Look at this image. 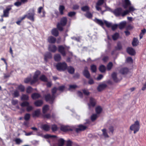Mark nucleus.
I'll list each match as a JSON object with an SVG mask.
<instances>
[{
  "label": "nucleus",
  "instance_id": "nucleus-1",
  "mask_svg": "<svg viewBox=\"0 0 146 146\" xmlns=\"http://www.w3.org/2000/svg\"><path fill=\"white\" fill-rule=\"evenodd\" d=\"M67 19L66 17H63L60 19V22L57 23L56 27L58 31H62L63 30V27L65 26L67 23Z\"/></svg>",
  "mask_w": 146,
  "mask_h": 146
},
{
  "label": "nucleus",
  "instance_id": "nucleus-2",
  "mask_svg": "<svg viewBox=\"0 0 146 146\" xmlns=\"http://www.w3.org/2000/svg\"><path fill=\"white\" fill-rule=\"evenodd\" d=\"M35 11L34 8L30 9L27 14L24 15L23 16L25 19L27 18L32 22L35 21Z\"/></svg>",
  "mask_w": 146,
  "mask_h": 146
},
{
  "label": "nucleus",
  "instance_id": "nucleus-3",
  "mask_svg": "<svg viewBox=\"0 0 146 146\" xmlns=\"http://www.w3.org/2000/svg\"><path fill=\"white\" fill-rule=\"evenodd\" d=\"M56 69L59 71H64L67 69V65L65 62H58L55 66Z\"/></svg>",
  "mask_w": 146,
  "mask_h": 146
},
{
  "label": "nucleus",
  "instance_id": "nucleus-4",
  "mask_svg": "<svg viewBox=\"0 0 146 146\" xmlns=\"http://www.w3.org/2000/svg\"><path fill=\"white\" fill-rule=\"evenodd\" d=\"M140 129L139 122L138 121H136L134 124L132 125L130 127V129L131 131H133L134 134L136 133Z\"/></svg>",
  "mask_w": 146,
  "mask_h": 146
},
{
  "label": "nucleus",
  "instance_id": "nucleus-5",
  "mask_svg": "<svg viewBox=\"0 0 146 146\" xmlns=\"http://www.w3.org/2000/svg\"><path fill=\"white\" fill-rule=\"evenodd\" d=\"M122 9L121 7H118L115 9L113 11V13L116 17H119L121 15L122 17H124L125 15H123V13L124 11L122 12Z\"/></svg>",
  "mask_w": 146,
  "mask_h": 146
},
{
  "label": "nucleus",
  "instance_id": "nucleus-6",
  "mask_svg": "<svg viewBox=\"0 0 146 146\" xmlns=\"http://www.w3.org/2000/svg\"><path fill=\"white\" fill-rule=\"evenodd\" d=\"M41 74V72L38 70H36L34 73L33 76V79L32 80L31 84H34L38 82V77Z\"/></svg>",
  "mask_w": 146,
  "mask_h": 146
},
{
  "label": "nucleus",
  "instance_id": "nucleus-7",
  "mask_svg": "<svg viewBox=\"0 0 146 146\" xmlns=\"http://www.w3.org/2000/svg\"><path fill=\"white\" fill-rule=\"evenodd\" d=\"M55 97V96H54L52 95L51 96L49 94L45 96V99L46 102H49L50 104H52L54 102Z\"/></svg>",
  "mask_w": 146,
  "mask_h": 146
},
{
  "label": "nucleus",
  "instance_id": "nucleus-8",
  "mask_svg": "<svg viewBox=\"0 0 146 146\" xmlns=\"http://www.w3.org/2000/svg\"><path fill=\"white\" fill-rule=\"evenodd\" d=\"M96 100L92 97L90 98L89 102L88 104L89 109H90L91 107H94L96 104Z\"/></svg>",
  "mask_w": 146,
  "mask_h": 146
},
{
  "label": "nucleus",
  "instance_id": "nucleus-9",
  "mask_svg": "<svg viewBox=\"0 0 146 146\" xmlns=\"http://www.w3.org/2000/svg\"><path fill=\"white\" fill-rule=\"evenodd\" d=\"M65 48L63 46L61 45L58 46V51L63 56H66V52Z\"/></svg>",
  "mask_w": 146,
  "mask_h": 146
},
{
  "label": "nucleus",
  "instance_id": "nucleus-10",
  "mask_svg": "<svg viewBox=\"0 0 146 146\" xmlns=\"http://www.w3.org/2000/svg\"><path fill=\"white\" fill-rule=\"evenodd\" d=\"M78 128H76L75 129V131L78 133L81 131H84L87 128V127L82 125H80L78 126Z\"/></svg>",
  "mask_w": 146,
  "mask_h": 146
},
{
  "label": "nucleus",
  "instance_id": "nucleus-11",
  "mask_svg": "<svg viewBox=\"0 0 146 146\" xmlns=\"http://www.w3.org/2000/svg\"><path fill=\"white\" fill-rule=\"evenodd\" d=\"M44 61L47 62L48 61V59H50L52 58V54L51 53L49 52H46L44 54Z\"/></svg>",
  "mask_w": 146,
  "mask_h": 146
},
{
  "label": "nucleus",
  "instance_id": "nucleus-12",
  "mask_svg": "<svg viewBox=\"0 0 146 146\" xmlns=\"http://www.w3.org/2000/svg\"><path fill=\"white\" fill-rule=\"evenodd\" d=\"M11 9V7H7L3 11V14L2 15L1 17H7L9 16V11Z\"/></svg>",
  "mask_w": 146,
  "mask_h": 146
},
{
  "label": "nucleus",
  "instance_id": "nucleus-13",
  "mask_svg": "<svg viewBox=\"0 0 146 146\" xmlns=\"http://www.w3.org/2000/svg\"><path fill=\"white\" fill-rule=\"evenodd\" d=\"M60 129L61 131L64 132L72 131V129L68 126H62L60 127Z\"/></svg>",
  "mask_w": 146,
  "mask_h": 146
},
{
  "label": "nucleus",
  "instance_id": "nucleus-14",
  "mask_svg": "<svg viewBox=\"0 0 146 146\" xmlns=\"http://www.w3.org/2000/svg\"><path fill=\"white\" fill-rule=\"evenodd\" d=\"M83 74L84 76L86 78L89 79L90 77V74L89 71L88 70V68L87 67H86L83 72Z\"/></svg>",
  "mask_w": 146,
  "mask_h": 146
},
{
  "label": "nucleus",
  "instance_id": "nucleus-15",
  "mask_svg": "<svg viewBox=\"0 0 146 146\" xmlns=\"http://www.w3.org/2000/svg\"><path fill=\"white\" fill-rule=\"evenodd\" d=\"M57 48L55 45H49L48 47V50L49 51L54 53L56 51Z\"/></svg>",
  "mask_w": 146,
  "mask_h": 146
},
{
  "label": "nucleus",
  "instance_id": "nucleus-16",
  "mask_svg": "<svg viewBox=\"0 0 146 146\" xmlns=\"http://www.w3.org/2000/svg\"><path fill=\"white\" fill-rule=\"evenodd\" d=\"M135 9L132 6H130L128 10H126L124 11V13H123V15H126L131 12L134 11Z\"/></svg>",
  "mask_w": 146,
  "mask_h": 146
},
{
  "label": "nucleus",
  "instance_id": "nucleus-17",
  "mask_svg": "<svg viewBox=\"0 0 146 146\" xmlns=\"http://www.w3.org/2000/svg\"><path fill=\"white\" fill-rule=\"evenodd\" d=\"M47 41L50 43L54 44L56 42V39L54 36H51L48 37Z\"/></svg>",
  "mask_w": 146,
  "mask_h": 146
},
{
  "label": "nucleus",
  "instance_id": "nucleus-18",
  "mask_svg": "<svg viewBox=\"0 0 146 146\" xmlns=\"http://www.w3.org/2000/svg\"><path fill=\"white\" fill-rule=\"evenodd\" d=\"M58 29L57 28H54L52 29L51 31L52 34L54 36L57 37L59 35Z\"/></svg>",
  "mask_w": 146,
  "mask_h": 146
},
{
  "label": "nucleus",
  "instance_id": "nucleus-19",
  "mask_svg": "<svg viewBox=\"0 0 146 146\" xmlns=\"http://www.w3.org/2000/svg\"><path fill=\"white\" fill-rule=\"evenodd\" d=\"M107 86V85L105 84H102L99 85L98 86L97 89L98 91L100 92L103 90Z\"/></svg>",
  "mask_w": 146,
  "mask_h": 146
},
{
  "label": "nucleus",
  "instance_id": "nucleus-20",
  "mask_svg": "<svg viewBox=\"0 0 146 146\" xmlns=\"http://www.w3.org/2000/svg\"><path fill=\"white\" fill-rule=\"evenodd\" d=\"M127 51L128 53L131 55H134L135 53V50L131 47L128 48H127Z\"/></svg>",
  "mask_w": 146,
  "mask_h": 146
},
{
  "label": "nucleus",
  "instance_id": "nucleus-21",
  "mask_svg": "<svg viewBox=\"0 0 146 146\" xmlns=\"http://www.w3.org/2000/svg\"><path fill=\"white\" fill-rule=\"evenodd\" d=\"M131 4L129 0H124V3L123 4V6L124 9H126L131 5Z\"/></svg>",
  "mask_w": 146,
  "mask_h": 146
},
{
  "label": "nucleus",
  "instance_id": "nucleus-22",
  "mask_svg": "<svg viewBox=\"0 0 146 146\" xmlns=\"http://www.w3.org/2000/svg\"><path fill=\"white\" fill-rule=\"evenodd\" d=\"M129 69L127 68H123L119 70V72L121 74L124 75L127 74L129 72Z\"/></svg>",
  "mask_w": 146,
  "mask_h": 146
},
{
  "label": "nucleus",
  "instance_id": "nucleus-23",
  "mask_svg": "<svg viewBox=\"0 0 146 146\" xmlns=\"http://www.w3.org/2000/svg\"><path fill=\"white\" fill-rule=\"evenodd\" d=\"M31 97L33 99L35 100L40 98L41 96L39 94L34 93L31 95Z\"/></svg>",
  "mask_w": 146,
  "mask_h": 146
},
{
  "label": "nucleus",
  "instance_id": "nucleus-24",
  "mask_svg": "<svg viewBox=\"0 0 146 146\" xmlns=\"http://www.w3.org/2000/svg\"><path fill=\"white\" fill-rule=\"evenodd\" d=\"M40 114V110L39 109H37L35 111L32 113V115L33 117H39Z\"/></svg>",
  "mask_w": 146,
  "mask_h": 146
},
{
  "label": "nucleus",
  "instance_id": "nucleus-25",
  "mask_svg": "<svg viewBox=\"0 0 146 146\" xmlns=\"http://www.w3.org/2000/svg\"><path fill=\"white\" fill-rule=\"evenodd\" d=\"M68 72L70 74H73L74 73L75 71L74 68L72 66H67V69Z\"/></svg>",
  "mask_w": 146,
  "mask_h": 146
},
{
  "label": "nucleus",
  "instance_id": "nucleus-26",
  "mask_svg": "<svg viewBox=\"0 0 146 146\" xmlns=\"http://www.w3.org/2000/svg\"><path fill=\"white\" fill-rule=\"evenodd\" d=\"M39 79L41 81L44 82H47L48 81L47 78L44 74L41 75L39 78Z\"/></svg>",
  "mask_w": 146,
  "mask_h": 146
},
{
  "label": "nucleus",
  "instance_id": "nucleus-27",
  "mask_svg": "<svg viewBox=\"0 0 146 146\" xmlns=\"http://www.w3.org/2000/svg\"><path fill=\"white\" fill-rule=\"evenodd\" d=\"M126 23V22L125 21H123L120 22L118 25L119 28L121 30L123 29L125 26Z\"/></svg>",
  "mask_w": 146,
  "mask_h": 146
},
{
  "label": "nucleus",
  "instance_id": "nucleus-28",
  "mask_svg": "<svg viewBox=\"0 0 146 146\" xmlns=\"http://www.w3.org/2000/svg\"><path fill=\"white\" fill-rule=\"evenodd\" d=\"M43 103V101L41 100H37L34 102V104L36 107L41 106Z\"/></svg>",
  "mask_w": 146,
  "mask_h": 146
},
{
  "label": "nucleus",
  "instance_id": "nucleus-29",
  "mask_svg": "<svg viewBox=\"0 0 146 146\" xmlns=\"http://www.w3.org/2000/svg\"><path fill=\"white\" fill-rule=\"evenodd\" d=\"M94 21L97 24L101 26H103L104 24V22H103L102 20L96 18L94 20Z\"/></svg>",
  "mask_w": 146,
  "mask_h": 146
},
{
  "label": "nucleus",
  "instance_id": "nucleus-30",
  "mask_svg": "<svg viewBox=\"0 0 146 146\" xmlns=\"http://www.w3.org/2000/svg\"><path fill=\"white\" fill-rule=\"evenodd\" d=\"M17 89L21 92H23L25 91V88L24 85H22V84H20L18 86Z\"/></svg>",
  "mask_w": 146,
  "mask_h": 146
},
{
  "label": "nucleus",
  "instance_id": "nucleus-31",
  "mask_svg": "<svg viewBox=\"0 0 146 146\" xmlns=\"http://www.w3.org/2000/svg\"><path fill=\"white\" fill-rule=\"evenodd\" d=\"M111 77L115 82H118L120 81L117 78V73L116 72H113L111 74Z\"/></svg>",
  "mask_w": 146,
  "mask_h": 146
},
{
  "label": "nucleus",
  "instance_id": "nucleus-32",
  "mask_svg": "<svg viewBox=\"0 0 146 146\" xmlns=\"http://www.w3.org/2000/svg\"><path fill=\"white\" fill-rule=\"evenodd\" d=\"M54 59L55 61L59 62L61 60V56L59 54H56L54 55Z\"/></svg>",
  "mask_w": 146,
  "mask_h": 146
},
{
  "label": "nucleus",
  "instance_id": "nucleus-33",
  "mask_svg": "<svg viewBox=\"0 0 146 146\" xmlns=\"http://www.w3.org/2000/svg\"><path fill=\"white\" fill-rule=\"evenodd\" d=\"M42 129L45 131H48L50 130V127L47 124H44L41 126Z\"/></svg>",
  "mask_w": 146,
  "mask_h": 146
},
{
  "label": "nucleus",
  "instance_id": "nucleus-34",
  "mask_svg": "<svg viewBox=\"0 0 146 146\" xmlns=\"http://www.w3.org/2000/svg\"><path fill=\"white\" fill-rule=\"evenodd\" d=\"M119 35L118 33H116L112 36V37L113 40H117L119 37Z\"/></svg>",
  "mask_w": 146,
  "mask_h": 146
},
{
  "label": "nucleus",
  "instance_id": "nucleus-35",
  "mask_svg": "<svg viewBox=\"0 0 146 146\" xmlns=\"http://www.w3.org/2000/svg\"><path fill=\"white\" fill-rule=\"evenodd\" d=\"M102 108L100 106H98L95 108L96 112L97 114H99L102 111Z\"/></svg>",
  "mask_w": 146,
  "mask_h": 146
},
{
  "label": "nucleus",
  "instance_id": "nucleus-36",
  "mask_svg": "<svg viewBox=\"0 0 146 146\" xmlns=\"http://www.w3.org/2000/svg\"><path fill=\"white\" fill-rule=\"evenodd\" d=\"M99 70L101 72L104 73L106 71V68L104 65H102L100 66L99 67Z\"/></svg>",
  "mask_w": 146,
  "mask_h": 146
},
{
  "label": "nucleus",
  "instance_id": "nucleus-37",
  "mask_svg": "<svg viewBox=\"0 0 146 146\" xmlns=\"http://www.w3.org/2000/svg\"><path fill=\"white\" fill-rule=\"evenodd\" d=\"M65 9V7L63 5H60L59 6V10L60 13L61 15H62L64 14L63 11Z\"/></svg>",
  "mask_w": 146,
  "mask_h": 146
},
{
  "label": "nucleus",
  "instance_id": "nucleus-38",
  "mask_svg": "<svg viewBox=\"0 0 146 146\" xmlns=\"http://www.w3.org/2000/svg\"><path fill=\"white\" fill-rule=\"evenodd\" d=\"M31 78L30 77H28L25 78L24 80V82L25 84H28L30 82V84L32 85L33 84H31V82L32 81Z\"/></svg>",
  "mask_w": 146,
  "mask_h": 146
},
{
  "label": "nucleus",
  "instance_id": "nucleus-39",
  "mask_svg": "<svg viewBox=\"0 0 146 146\" xmlns=\"http://www.w3.org/2000/svg\"><path fill=\"white\" fill-rule=\"evenodd\" d=\"M64 140L62 139L61 138L58 141V146H62L64 143Z\"/></svg>",
  "mask_w": 146,
  "mask_h": 146
},
{
  "label": "nucleus",
  "instance_id": "nucleus-40",
  "mask_svg": "<svg viewBox=\"0 0 146 146\" xmlns=\"http://www.w3.org/2000/svg\"><path fill=\"white\" fill-rule=\"evenodd\" d=\"M49 106L48 105H44L42 108V113L44 114L49 109Z\"/></svg>",
  "mask_w": 146,
  "mask_h": 146
},
{
  "label": "nucleus",
  "instance_id": "nucleus-41",
  "mask_svg": "<svg viewBox=\"0 0 146 146\" xmlns=\"http://www.w3.org/2000/svg\"><path fill=\"white\" fill-rule=\"evenodd\" d=\"M91 70L92 72L95 73L96 72L97 67L96 65L94 64L90 66Z\"/></svg>",
  "mask_w": 146,
  "mask_h": 146
},
{
  "label": "nucleus",
  "instance_id": "nucleus-42",
  "mask_svg": "<svg viewBox=\"0 0 146 146\" xmlns=\"http://www.w3.org/2000/svg\"><path fill=\"white\" fill-rule=\"evenodd\" d=\"M14 141L15 142L16 144L17 145H19L23 142L22 140L19 138L15 139Z\"/></svg>",
  "mask_w": 146,
  "mask_h": 146
},
{
  "label": "nucleus",
  "instance_id": "nucleus-43",
  "mask_svg": "<svg viewBox=\"0 0 146 146\" xmlns=\"http://www.w3.org/2000/svg\"><path fill=\"white\" fill-rule=\"evenodd\" d=\"M31 115L29 113H27L25 114L24 119L26 121H29Z\"/></svg>",
  "mask_w": 146,
  "mask_h": 146
},
{
  "label": "nucleus",
  "instance_id": "nucleus-44",
  "mask_svg": "<svg viewBox=\"0 0 146 146\" xmlns=\"http://www.w3.org/2000/svg\"><path fill=\"white\" fill-rule=\"evenodd\" d=\"M29 96L27 95L23 94L21 97V100H29Z\"/></svg>",
  "mask_w": 146,
  "mask_h": 146
},
{
  "label": "nucleus",
  "instance_id": "nucleus-45",
  "mask_svg": "<svg viewBox=\"0 0 146 146\" xmlns=\"http://www.w3.org/2000/svg\"><path fill=\"white\" fill-rule=\"evenodd\" d=\"M25 19V17H24L23 16L22 17H20L19 18V19L16 22V24L18 25H21V23L22 21Z\"/></svg>",
  "mask_w": 146,
  "mask_h": 146
},
{
  "label": "nucleus",
  "instance_id": "nucleus-46",
  "mask_svg": "<svg viewBox=\"0 0 146 146\" xmlns=\"http://www.w3.org/2000/svg\"><path fill=\"white\" fill-rule=\"evenodd\" d=\"M13 95L14 98L18 97L19 96V92L18 90H15L13 94Z\"/></svg>",
  "mask_w": 146,
  "mask_h": 146
},
{
  "label": "nucleus",
  "instance_id": "nucleus-47",
  "mask_svg": "<svg viewBox=\"0 0 146 146\" xmlns=\"http://www.w3.org/2000/svg\"><path fill=\"white\" fill-rule=\"evenodd\" d=\"M138 40L137 38H133V41L132 42V44L133 46H136L137 45V43Z\"/></svg>",
  "mask_w": 146,
  "mask_h": 146
},
{
  "label": "nucleus",
  "instance_id": "nucleus-48",
  "mask_svg": "<svg viewBox=\"0 0 146 146\" xmlns=\"http://www.w3.org/2000/svg\"><path fill=\"white\" fill-rule=\"evenodd\" d=\"M113 66V63L111 62H109L107 65V69L108 70H110L111 69Z\"/></svg>",
  "mask_w": 146,
  "mask_h": 146
},
{
  "label": "nucleus",
  "instance_id": "nucleus-49",
  "mask_svg": "<svg viewBox=\"0 0 146 146\" xmlns=\"http://www.w3.org/2000/svg\"><path fill=\"white\" fill-rule=\"evenodd\" d=\"M103 135L105 137H109L108 133L106 132V129H104L102 130Z\"/></svg>",
  "mask_w": 146,
  "mask_h": 146
},
{
  "label": "nucleus",
  "instance_id": "nucleus-50",
  "mask_svg": "<svg viewBox=\"0 0 146 146\" xmlns=\"http://www.w3.org/2000/svg\"><path fill=\"white\" fill-rule=\"evenodd\" d=\"M29 102L27 101H25L24 102L21 103L20 105L22 107H27L29 105Z\"/></svg>",
  "mask_w": 146,
  "mask_h": 146
},
{
  "label": "nucleus",
  "instance_id": "nucleus-51",
  "mask_svg": "<svg viewBox=\"0 0 146 146\" xmlns=\"http://www.w3.org/2000/svg\"><path fill=\"white\" fill-rule=\"evenodd\" d=\"M58 90V88H57L56 87H54L51 90V92L52 93V95L55 96V94H56L57 92V90Z\"/></svg>",
  "mask_w": 146,
  "mask_h": 146
},
{
  "label": "nucleus",
  "instance_id": "nucleus-52",
  "mask_svg": "<svg viewBox=\"0 0 146 146\" xmlns=\"http://www.w3.org/2000/svg\"><path fill=\"white\" fill-rule=\"evenodd\" d=\"M89 10V7L87 6H83L81 8V10L83 11H88Z\"/></svg>",
  "mask_w": 146,
  "mask_h": 146
},
{
  "label": "nucleus",
  "instance_id": "nucleus-53",
  "mask_svg": "<svg viewBox=\"0 0 146 146\" xmlns=\"http://www.w3.org/2000/svg\"><path fill=\"white\" fill-rule=\"evenodd\" d=\"M33 88H32L30 86H28L26 89V92L27 93H30L33 91Z\"/></svg>",
  "mask_w": 146,
  "mask_h": 146
},
{
  "label": "nucleus",
  "instance_id": "nucleus-54",
  "mask_svg": "<svg viewBox=\"0 0 146 146\" xmlns=\"http://www.w3.org/2000/svg\"><path fill=\"white\" fill-rule=\"evenodd\" d=\"M85 16L88 18H91L92 17V14L88 11H87Z\"/></svg>",
  "mask_w": 146,
  "mask_h": 146
},
{
  "label": "nucleus",
  "instance_id": "nucleus-55",
  "mask_svg": "<svg viewBox=\"0 0 146 146\" xmlns=\"http://www.w3.org/2000/svg\"><path fill=\"white\" fill-rule=\"evenodd\" d=\"M51 129L53 131H55L57 130L58 127L57 125L54 124L52 126Z\"/></svg>",
  "mask_w": 146,
  "mask_h": 146
},
{
  "label": "nucleus",
  "instance_id": "nucleus-56",
  "mask_svg": "<svg viewBox=\"0 0 146 146\" xmlns=\"http://www.w3.org/2000/svg\"><path fill=\"white\" fill-rule=\"evenodd\" d=\"M104 2V0H98L96 3L98 5H101L103 4Z\"/></svg>",
  "mask_w": 146,
  "mask_h": 146
},
{
  "label": "nucleus",
  "instance_id": "nucleus-57",
  "mask_svg": "<svg viewBox=\"0 0 146 146\" xmlns=\"http://www.w3.org/2000/svg\"><path fill=\"white\" fill-rule=\"evenodd\" d=\"M104 23L105 24L106 26L108 28H110L111 27L112 24L111 23L108 22L106 21H104Z\"/></svg>",
  "mask_w": 146,
  "mask_h": 146
},
{
  "label": "nucleus",
  "instance_id": "nucleus-58",
  "mask_svg": "<svg viewBox=\"0 0 146 146\" xmlns=\"http://www.w3.org/2000/svg\"><path fill=\"white\" fill-rule=\"evenodd\" d=\"M97 117V115L96 114H93L91 116V119L92 121H95Z\"/></svg>",
  "mask_w": 146,
  "mask_h": 146
},
{
  "label": "nucleus",
  "instance_id": "nucleus-59",
  "mask_svg": "<svg viewBox=\"0 0 146 146\" xmlns=\"http://www.w3.org/2000/svg\"><path fill=\"white\" fill-rule=\"evenodd\" d=\"M76 13L74 11L70 12L68 13V15L69 17H72L76 15Z\"/></svg>",
  "mask_w": 146,
  "mask_h": 146
},
{
  "label": "nucleus",
  "instance_id": "nucleus-60",
  "mask_svg": "<svg viewBox=\"0 0 146 146\" xmlns=\"http://www.w3.org/2000/svg\"><path fill=\"white\" fill-rule=\"evenodd\" d=\"M116 50H120L122 48V46L121 44L120 43H118L117 46L115 48Z\"/></svg>",
  "mask_w": 146,
  "mask_h": 146
},
{
  "label": "nucleus",
  "instance_id": "nucleus-61",
  "mask_svg": "<svg viewBox=\"0 0 146 146\" xmlns=\"http://www.w3.org/2000/svg\"><path fill=\"white\" fill-rule=\"evenodd\" d=\"M33 109V107L31 106H30L29 105L28 106H27L26 110L28 112H29L32 110Z\"/></svg>",
  "mask_w": 146,
  "mask_h": 146
},
{
  "label": "nucleus",
  "instance_id": "nucleus-62",
  "mask_svg": "<svg viewBox=\"0 0 146 146\" xmlns=\"http://www.w3.org/2000/svg\"><path fill=\"white\" fill-rule=\"evenodd\" d=\"M118 26V25L116 24H114L113 25H112L111 26V29L113 31H114L117 28Z\"/></svg>",
  "mask_w": 146,
  "mask_h": 146
},
{
  "label": "nucleus",
  "instance_id": "nucleus-63",
  "mask_svg": "<svg viewBox=\"0 0 146 146\" xmlns=\"http://www.w3.org/2000/svg\"><path fill=\"white\" fill-rule=\"evenodd\" d=\"M82 91L84 94L86 96H88L90 94V92L86 90L85 89H83L82 90Z\"/></svg>",
  "mask_w": 146,
  "mask_h": 146
},
{
  "label": "nucleus",
  "instance_id": "nucleus-64",
  "mask_svg": "<svg viewBox=\"0 0 146 146\" xmlns=\"http://www.w3.org/2000/svg\"><path fill=\"white\" fill-rule=\"evenodd\" d=\"M65 87L64 86H60L58 88V90L60 91H63L65 88Z\"/></svg>",
  "mask_w": 146,
  "mask_h": 146
}]
</instances>
